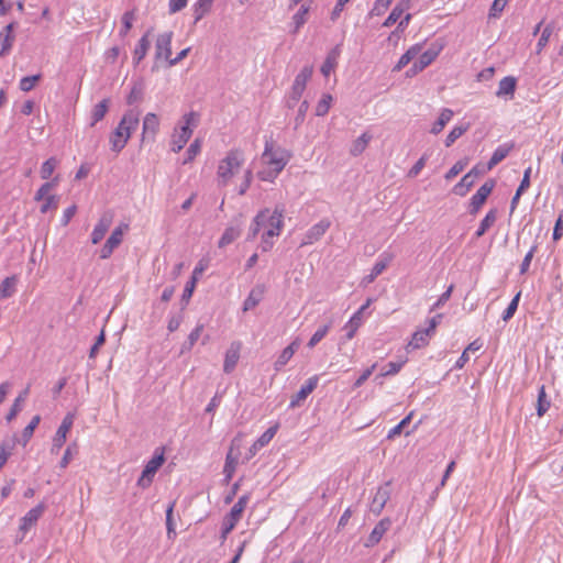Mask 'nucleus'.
<instances>
[{"label": "nucleus", "instance_id": "18", "mask_svg": "<svg viewBox=\"0 0 563 563\" xmlns=\"http://www.w3.org/2000/svg\"><path fill=\"white\" fill-rule=\"evenodd\" d=\"M440 48L437 47H430L422 54H420L418 62H416L410 69L412 75H416L417 73L423 70L426 67H428L439 55Z\"/></svg>", "mask_w": 563, "mask_h": 563}, {"label": "nucleus", "instance_id": "39", "mask_svg": "<svg viewBox=\"0 0 563 563\" xmlns=\"http://www.w3.org/2000/svg\"><path fill=\"white\" fill-rule=\"evenodd\" d=\"M310 5L302 4L298 12L292 16L294 33H297L299 29L307 22V15L309 13Z\"/></svg>", "mask_w": 563, "mask_h": 563}, {"label": "nucleus", "instance_id": "52", "mask_svg": "<svg viewBox=\"0 0 563 563\" xmlns=\"http://www.w3.org/2000/svg\"><path fill=\"white\" fill-rule=\"evenodd\" d=\"M552 32H553V25L550 23L548 24L542 33H541V36L538 41V44H537V53L540 54L541 51L547 46V44L549 43V40L552 35Z\"/></svg>", "mask_w": 563, "mask_h": 563}, {"label": "nucleus", "instance_id": "28", "mask_svg": "<svg viewBox=\"0 0 563 563\" xmlns=\"http://www.w3.org/2000/svg\"><path fill=\"white\" fill-rule=\"evenodd\" d=\"M158 119L155 114H146L143 121V140L154 139L158 130Z\"/></svg>", "mask_w": 563, "mask_h": 563}, {"label": "nucleus", "instance_id": "53", "mask_svg": "<svg viewBox=\"0 0 563 563\" xmlns=\"http://www.w3.org/2000/svg\"><path fill=\"white\" fill-rule=\"evenodd\" d=\"M520 295L521 292L519 291L514 298L512 300L510 301V303L508 305V307L506 308V310L504 311L503 313V320L504 321H508L510 320L514 314L516 313L517 309H518V305H519V300H520Z\"/></svg>", "mask_w": 563, "mask_h": 563}, {"label": "nucleus", "instance_id": "30", "mask_svg": "<svg viewBox=\"0 0 563 563\" xmlns=\"http://www.w3.org/2000/svg\"><path fill=\"white\" fill-rule=\"evenodd\" d=\"M431 335H433V333L429 331L427 328L422 330H417L412 334V339L409 342L408 347L420 349L428 345Z\"/></svg>", "mask_w": 563, "mask_h": 563}, {"label": "nucleus", "instance_id": "44", "mask_svg": "<svg viewBox=\"0 0 563 563\" xmlns=\"http://www.w3.org/2000/svg\"><path fill=\"white\" fill-rule=\"evenodd\" d=\"M470 128L468 123L454 126L445 139V146L450 147L459 137H461Z\"/></svg>", "mask_w": 563, "mask_h": 563}, {"label": "nucleus", "instance_id": "46", "mask_svg": "<svg viewBox=\"0 0 563 563\" xmlns=\"http://www.w3.org/2000/svg\"><path fill=\"white\" fill-rule=\"evenodd\" d=\"M134 20H135V11L134 10L126 11L122 15V27L119 32L121 37H124L129 33V31L132 29Z\"/></svg>", "mask_w": 563, "mask_h": 563}, {"label": "nucleus", "instance_id": "16", "mask_svg": "<svg viewBox=\"0 0 563 563\" xmlns=\"http://www.w3.org/2000/svg\"><path fill=\"white\" fill-rule=\"evenodd\" d=\"M391 527V520L389 518H383L372 530L371 534L365 541V547L371 548L376 545L383 538V536Z\"/></svg>", "mask_w": 563, "mask_h": 563}, {"label": "nucleus", "instance_id": "25", "mask_svg": "<svg viewBox=\"0 0 563 563\" xmlns=\"http://www.w3.org/2000/svg\"><path fill=\"white\" fill-rule=\"evenodd\" d=\"M267 219V210L258 212L256 217L253 219L252 224L250 225L246 239H255L261 229L266 228Z\"/></svg>", "mask_w": 563, "mask_h": 563}, {"label": "nucleus", "instance_id": "31", "mask_svg": "<svg viewBox=\"0 0 563 563\" xmlns=\"http://www.w3.org/2000/svg\"><path fill=\"white\" fill-rule=\"evenodd\" d=\"M275 219H278V217H275ZM276 230L275 229H267L263 235H262V243L261 249L263 252H268L273 247V241L272 239L274 236H278L280 234V221L276 220Z\"/></svg>", "mask_w": 563, "mask_h": 563}, {"label": "nucleus", "instance_id": "27", "mask_svg": "<svg viewBox=\"0 0 563 563\" xmlns=\"http://www.w3.org/2000/svg\"><path fill=\"white\" fill-rule=\"evenodd\" d=\"M151 30H148L139 41L134 52H133V62L139 64L147 54V51L151 46L150 42Z\"/></svg>", "mask_w": 563, "mask_h": 563}, {"label": "nucleus", "instance_id": "23", "mask_svg": "<svg viewBox=\"0 0 563 563\" xmlns=\"http://www.w3.org/2000/svg\"><path fill=\"white\" fill-rule=\"evenodd\" d=\"M340 53L341 52H340V46L339 45H336L334 48H332L328 53V55H327V57H325V59H324V62H323V64H322V66L320 68L321 74L324 77H328L333 71L335 66L338 65V58L340 56Z\"/></svg>", "mask_w": 563, "mask_h": 563}, {"label": "nucleus", "instance_id": "20", "mask_svg": "<svg viewBox=\"0 0 563 563\" xmlns=\"http://www.w3.org/2000/svg\"><path fill=\"white\" fill-rule=\"evenodd\" d=\"M240 358V343H232L230 347L227 350L223 371L225 373H231Z\"/></svg>", "mask_w": 563, "mask_h": 563}, {"label": "nucleus", "instance_id": "9", "mask_svg": "<svg viewBox=\"0 0 563 563\" xmlns=\"http://www.w3.org/2000/svg\"><path fill=\"white\" fill-rule=\"evenodd\" d=\"M496 183L494 179L486 180L473 195L470 202V213L476 214L492 194Z\"/></svg>", "mask_w": 563, "mask_h": 563}, {"label": "nucleus", "instance_id": "55", "mask_svg": "<svg viewBox=\"0 0 563 563\" xmlns=\"http://www.w3.org/2000/svg\"><path fill=\"white\" fill-rule=\"evenodd\" d=\"M200 150L201 142L199 139H196L187 148L186 158L184 159L183 164H188L189 162H191L200 153Z\"/></svg>", "mask_w": 563, "mask_h": 563}, {"label": "nucleus", "instance_id": "37", "mask_svg": "<svg viewBox=\"0 0 563 563\" xmlns=\"http://www.w3.org/2000/svg\"><path fill=\"white\" fill-rule=\"evenodd\" d=\"M213 0H198L194 4L195 23L200 21L211 9Z\"/></svg>", "mask_w": 563, "mask_h": 563}, {"label": "nucleus", "instance_id": "47", "mask_svg": "<svg viewBox=\"0 0 563 563\" xmlns=\"http://www.w3.org/2000/svg\"><path fill=\"white\" fill-rule=\"evenodd\" d=\"M549 408H550V401L547 399L544 386H541L539 388V393H538V406H537L538 416L542 417L548 411Z\"/></svg>", "mask_w": 563, "mask_h": 563}, {"label": "nucleus", "instance_id": "35", "mask_svg": "<svg viewBox=\"0 0 563 563\" xmlns=\"http://www.w3.org/2000/svg\"><path fill=\"white\" fill-rule=\"evenodd\" d=\"M496 219H497V211L495 209L489 210L487 212V214L485 216V218L481 221V224H479L477 231L475 232V236L476 238L483 236L486 233V231L495 223Z\"/></svg>", "mask_w": 563, "mask_h": 563}, {"label": "nucleus", "instance_id": "21", "mask_svg": "<svg viewBox=\"0 0 563 563\" xmlns=\"http://www.w3.org/2000/svg\"><path fill=\"white\" fill-rule=\"evenodd\" d=\"M411 0H400L391 10L390 14L384 21L383 26L389 27L395 24L402 13L410 8Z\"/></svg>", "mask_w": 563, "mask_h": 563}, {"label": "nucleus", "instance_id": "45", "mask_svg": "<svg viewBox=\"0 0 563 563\" xmlns=\"http://www.w3.org/2000/svg\"><path fill=\"white\" fill-rule=\"evenodd\" d=\"M404 362H389L382 368V373L375 376V380L382 377L396 375L402 367Z\"/></svg>", "mask_w": 563, "mask_h": 563}, {"label": "nucleus", "instance_id": "26", "mask_svg": "<svg viewBox=\"0 0 563 563\" xmlns=\"http://www.w3.org/2000/svg\"><path fill=\"white\" fill-rule=\"evenodd\" d=\"M422 49L421 44L412 45L405 54L401 55L398 63L393 68V71H399L407 66L415 57H417Z\"/></svg>", "mask_w": 563, "mask_h": 563}, {"label": "nucleus", "instance_id": "40", "mask_svg": "<svg viewBox=\"0 0 563 563\" xmlns=\"http://www.w3.org/2000/svg\"><path fill=\"white\" fill-rule=\"evenodd\" d=\"M474 179L471 175L465 174L462 179L453 187V192L457 196H465L470 188L474 185Z\"/></svg>", "mask_w": 563, "mask_h": 563}, {"label": "nucleus", "instance_id": "12", "mask_svg": "<svg viewBox=\"0 0 563 563\" xmlns=\"http://www.w3.org/2000/svg\"><path fill=\"white\" fill-rule=\"evenodd\" d=\"M172 38L173 32H164L159 34L155 43V58H164L167 63L172 56Z\"/></svg>", "mask_w": 563, "mask_h": 563}, {"label": "nucleus", "instance_id": "22", "mask_svg": "<svg viewBox=\"0 0 563 563\" xmlns=\"http://www.w3.org/2000/svg\"><path fill=\"white\" fill-rule=\"evenodd\" d=\"M517 86V79L512 76H507L499 81L498 90L496 95L499 98H504L506 101L509 96H512Z\"/></svg>", "mask_w": 563, "mask_h": 563}, {"label": "nucleus", "instance_id": "41", "mask_svg": "<svg viewBox=\"0 0 563 563\" xmlns=\"http://www.w3.org/2000/svg\"><path fill=\"white\" fill-rule=\"evenodd\" d=\"M15 285V276L4 278L0 285V299H7L11 297L14 292Z\"/></svg>", "mask_w": 563, "mask_h": 563}, {"label": "nucleus", "instance_id": "57", "mask_svg": "<svg viewBox=\"0 0 563 563\" xmlns=\"http://www.w3.org/2000/svg\"><path fill=\"white\" fill-rule=\"evenodd\" d=\"M14 40H15L14 35H8V34L0 35V43H1L0 56L7 55L11 51Z\"/></svg>", "mask_w": 563, "mask_h": 563}, {"label": "nucleus", "instance_id": "64", "mask_svg": "<svg viewBox=\"0 0 563 563\" xmlns=\"http://www.w3.org/2000/svg\"><path fill=\"white\" fill-rule=\"evenodd\" d=\"M466 166V163L465 162H462V161H459L456 162L449 170L448 173L445 174L444 178L446 180H451L452 178H454L455 176H457L460 173H462L464 170Z\"/></svg>", "mask_w": 563, "mask_h": 563}, {"label": "nucleus", "instance_id": "13", "mask_svg": "<svg viewBox=\"0 0 563 563\" xmlns=\"http://www.w3.org/2000/svg\"><path fill=\"white\" fill-rule=\"evenodd\" d=\"M319 382V377L317 375L311 376L306 380V383L300 387L299 391L292 396L289 408L294 409L299 407L306 398L316 389Z\"/></svg>", "mask_w": 563, "mask_h": 563}, {"label": "nucleus", "instance_id": "24", "mask_svg": "<svg viewBox=\"0 0 563 563\" xmlns=\"http://www.w3.org/2000/svg\"><path fill=\"white\" fill-rule=\"evenodd\" d=\"M299 347V341L295 340L292 341L288 346H286L282 353L279 354L278 358L276 360L274 366L276 371H279L283 366H285L289 360L294 356L296 351Z\"/></svg>", "mask_w": 563, "mask_h": 563}, {"label": "nucleus", "instance_id": "42", "mask_svg": "<svg viewBox=\"0 0 563 563\" xmlns=\"http://www.w3.org/2000/svg\"><path fill=\"white\" fill-rule=\"evenodd\" d=\"M509 151H510V147H508L507 145H500L498 146L490 159L488 161V168H494L497 164H499L503 159H505L507 157V155L509 154Z\"/></svg>", "mask_w": 563, "mask_h": 563}, {"label": "nucleus", "instance_id": "17", "mask_svg": "<svg viewBox=\"0 0 563 563\" xmlns=\"http://www.w3.org/2000/svg\"><path fill=\"white\" fill-rule=\"evenodd\" d=\"M45 510V506L43 504H38L34 508L30 509L25 516L21 519L20 530L23 533H26L32 526H34L40 517L43 515Z\"/></svg>", "mask_w": 563, "mask_h": 563}, {"label": "nucleus", "instance_id": "19", "mask_svg": "<svg viewBox=\"0 0 563 563\" xmlns=\"http://www.w3.org/2000/svg\"><path fill=\"white\" fill-rule=\"evenodd\" d=\"M390 261H391V255L382 254L379 260L373 266L371 274H368L367 276H365L363 278V283L364 284L373 283L386 269V267L389 265Z\"/></svg>", "mask_w": 563, "mask_h": 563}, {"label": "nucleus", "instance_id": "33", "mask_svg": "<svg viewBox=\"0 0 563 563\" xmlns=\"http://www.w3.org/2000/svg\"><path fill=\"white\" fill-rule=\"evenodd\" d=\"M373 139V135L369 132H364L358 139H356L351 147H350V154L352 156H357L362 154L365 148L367 147L368 143Z\"/></svg>", "mask_w": 563, "mask_h": 563}, {"label": "nucleus", "instance_id": "48", "mask_svg": "<svg viewBox=\"0 0 563 563\" xmlns=\"http://www.w3.org/2000/svg\"><path fill=\"white\" fill-rule=\"evenodd\" d=\"M413 412L407 415L398 424L388 431L387 439L393 440L395 437L400 435L402 430L410 423Z\"/></svg>", "mask_w": 563, "mask_h": 563}, {"label": "nucleus", "instance_id": "49", "mask_svg": "<svg viewBox=\"0 0 563 563\" xmlns=\"http://www.w3.org/2000/svg\"><path fill=\"white\" fill-rule=\"evenodd\" d=\"M330 328L331 323L320 327L310 338L308 342V347H314L328 334Z\"/></svg>", "mask_w": 563, "mask_h": 563}, {"label": "nucleus", "instance_id": "10", "mask_svg": "<svg viewBox=\"0 0 563 563\" xmlns=\"http://www.w3.org/2000/svg\"><path fill=\"white\" fill-rule=\"evenodd\" d=\"M312 74L313 66L307 65L296 76L290 92V98L294 102L299 101L303 90L306 89L307 81L311 78Z\"/></svg>", "mask_w": 563, "mask_h": 563}, {"label": "nucleus", "instance_id": "7", "mask_svg": "<svg viewBox=\"0 0 563 563\" xmlns=\"http://www.w3.org/2000/svg\"><path fill=\"white\" fill-rule=\"evenodd\" d=\"M74 420H75V413H73V412H68L64 417V419H63L60 426L58 427V429L55 433V437L53 439V444H52V449H51V452L53 454H57L59 452V450L63 448V445L65 444L66 439H67V433L71 429V427L74 424Z\"/></svg>", "mask_w": 563, "mask_h": 563}, {"label": "nucleus", "instance_id": "11", "mask_svg": "<svg viewBox=\"0 0 563 563\" xmlns=\"http://www.w3.org/2000/svg\"><path fill=\"white\" fill-rule=\"evenodd\" d=\"M114 219V212L112 210H106L102 212L98 223L96 224L91 233V243L98 244L110 229Z\"/></svg>", "mask_w": 563, "mask_h": 563}, {"label": "nucleus", "instance_id": "1", "mask_svg": "<svg viewBox=\"0 0 563 563\" xmlns=\"http://www.w3.org/2000/svg\"><path fill=\"white\" fill-rule=\"evenodd\" d=\"M139 114L133 111H128L119 122V125L110 135L111 150L120 153L126 145L133 131L139 126Z\"/></svg>", "mask_w": 563, "mask_h": 563}, {"label": "nucleus", "instance_id": "29", "mask_svg": "<svg viewBox=\"0 0 563 563\" xmlns=\"http://www.w3.org/2000/svg\"><path fill=\"white\" fill-rule=\"evenodd\" d=\"M239 441L240 440L238 437L232 440L231 449L228 452L227 457H225L223 473L225 474L227 481H230L232 478V475H233L236 464H238V456H233L232 451H233V446L238 445Z\"/></svg>", "mask_w": 563, "mask_h": 563}, {"label": "nucleus", "instance_id": "51", "mask_svg": "<svg viewBox=\"0 0 563 563\" xmlns=\"http://www.w3.org/2000/svg\"><path fill=\"white\" fill-rule=\"evenodd\" d=\"M57 164L58 162L55 157H51L47 161H45L41 167V177L43 179H48L54 173Z\"/></svg>", "mask_w": 563, "mask_h": 563}, {"label": "nucleus", "instance_id": "4", "mask_svg": "<svg viewBox=\"0 0 563 563\" xmlns=\"http://www.w3.org/2000/svg\"><path fill=\"white\" fill-rule=\"evenodd\" d=\"M289 158L290 154L287 151L280 147L275 150L273 140H266L265 150L262 154V161L264 164H266L268 167L275 168L276 172H282L287 165Z\"/></svg>", "mask_w": 563, "mask_h": 563}, {"label": "nucleus", "instance_id": "14", "mask_svg": "<svg viewBox=\"0 0 563 563\" xmlns=\"http://www.w3.org/2000/svg\"><path fill=\"white\" fill-rule=\"evenodd\" d=\"M390 483H386L383 486H379L371 501L369 510L374 515H379L382 510L384 509L386 503L388 501L390 497V489H389Z\"/></svg>", "mask_w": 563, "mask_h": 563}, {"label": "nucleus", "instance_id": "5", "mask_svg": "<svg viewBox=\"0 0 563 563\" xmlns=\"http://www.w3.org/2000/svg\"><path fill=\"white\" fill-rule=\"evenodd\" d=\"M249 499V495L241 496L233 505L230 512L224 517L221 529L222 538H225L240 521Z\"/></svg>", "mask_w": 563, "mask_h": 563}, {"label": "nucleus", "instance_id": "34", "mask_svg": "<svg viewBox=\"0 0 563 563\" xmlns=\"http://www.w3.org/2000/svg\"><path fill=\"white\" fill-rule=\"evenodd\" d=\"M241 234V230L239 227H228L222 236L220 238L219 242H218V246L219 247H225L227 245L231 244L232 242H234Z\"/></svg>", "mask_w": 563, "mask_h": 563}, {"label": "nucleus", "instance_id": "63", "mask_svg": "<svg viewBox=\"0 0 563 563\" xmlns=\"http://www.w3.org/2000/svg\"><path fill=\"white\" fill-rule=\"evenodd\" d=\"M58 197L56 195H47L44 199V203L41 206V212L46 213L51 209H57Z\"/></svg>", "mask_w": 563, "mask_h": 563}, {"label": "nucleus", "instance_id": "2", "mask_svg": "<svg viewBox=\"0 0 563 563\" xmlns=\"http://www.w3.org/2000/svg\"><path fill=\"white\" fill-rule=\"evenodd\" d=\"M199 123V114L197 112H189L183 117L172 137V151L175 153L180 152L186 143L189 141L194 129Z\"/></svg>", "mask_w": 563, "mask_h": 563}, {"label": "nucleus", "instance_id": "38", "mask_svg": "<svg viewBox=\"0 0 563 563\" xmlns=\"http://www.w3.org/2000/svg\"><path fill=\"white\" fill-rule=\"evenodd\" d=\"M263 297V290L258 288H254L250 291L247 298L244 300L243 303V311H249L253 308H255L262 300Z\"/></svg>", "mask_w": 563, "mask_h": 563}, {"label": "nucleus", "instance_id": "15", "mask_svg": "<svg viewBox=\"0 0 563 563\" xmlns=\"http://www.w3.org/2000/svg\"><path fill=\"white\" fill-rule=\"evenodd\" d=\"M330 228V221L328 219H322L314 225H312L307 233L305 234V238L301 242V246L313 244L314 242L319 241L324 233Z\"/></svg>", "mask_w": 563, "mask_h": 563}, {"label": "nucleus", "instance_id": "61", "mask_svg": "<svg viewBox=\"0 0 563 563\" xmlns=\"http://www.w3.org/2000/svg\"><path fill=\"white\" fill-rule=\"evenodd\" d=\"M428 161V155L427 154H423L417 162L416 164L409 169L408 172V177L409 178H415L417 177L420 172L423 169V167L426 166V163Z\"/></svg>", "mask_w": 563, "mask_h": 563}, {"label": "nucleus", "instance_id": "60", "mask_svg": "<svg viewBox=\"0 0 563 563\" xmlns=\"http://www.w3.org/2000/svg\"><path fill=\"white\" fill-rule=\"evenodd\" d=\"M55 185L56 179L43 184L36 191L34 199L36 201L44 200L47 197L48 192L55 187Z\"/></svg>", "mask_w": 563, "mask_h": 563}, {"label": "nucleus", "instance_id": "62", "mask_svg": "<svg viewBox=\"0 0 563 563\" xmlns=\"http://www.w3.org/2000/svg\"><path fill=\"white\" fill-rule=\"evenodd\" d=\"M277 426L268 428L258 439H257V446H265L267 445L274 435L277 432Z\"/></svg>", "mask_w": 563, "mask_h": 563}, {"label": "nucleus", "instance_id": "56", "mask_svg": "<svg viewBox=\"0 0 563 563\" xmlns=\"http://www.w3.org/2000/svg\"><path fill=\"white\" fill-rule=\"evenodd\" d=\"M77 452H78V448H77L76 443L68 445L67 449L65 450V453H64L60 462H59L60 468H66L68 466V464L70 463V461L73 460L74 454H77Z\"/></svg>", "mask_w": 563, "mask_h": 563}, {"label": "nucleus", "instance_id": "50", "mask_svg": "<svg viewBox=\"0 0 563 563\" xmlns=\"http://www.w3.org/2000/svg\"><path fill=\"white\" fill-rule=\"evenodd\" d=\"M19 441L16 435L4 439L0 444V454H4L5 457H9Z\"/></svg>", "mask_w": 563, "mask_h": 563}, {"label": "nucleus", "instance_id": "8", "mask_svg": "<svg viewBox=\"0 0 563 563\" xmlns=\"http://www.w3.org/2000/svg\"><path fill=\"white\" fill-rule=\"evenodd\" d=\"M129 229V225L126 223H122L119 227H117L103 246L100 250V258L107 260L111 256L113 251L122 243L123 240V233Z\"/></svg>", "mask_w": 563, "mask_h": 563}, {"label": "nucleus", "instance_id": "36", "mask_svg": "<svg viewBox=\"0 0 563 563\" xmlns=\"http://www.w3.org/2000/svg\"><path fill=\"white\" fill-rule=\"evenodd\" d=\"M40 421H41V417L40 416H34L32 418V420L29 422V424L23 429L21 438H19V440H20L19 443L20 444L25 446L29 443V441L31 440V438H32V435L34 433V430L38 426Z\"/></svg>", "mask_w": 563, "mask_h": 563}, {"label": "nucleus", "instance_id": "43", "mask_svg": "<svg viewBox=\"0 0 563 563\" xmlns=\"http://www.w3.org/2000/svg\"><path fill=\"white\" fill-rule=\"evenodd\" d=\"M361 324H362V317H360V312H355L344 327L346 330L345 336L347 340H351L354 338V335Z\"/></svg>", "mask_w": 563, "mask_h": 563}, {"label": "nucleus", "instance_id": "6", "mask_svg": "<svg viewBox=\"0 0 563 563\" xmlns=\"http://www.w3.org/2000/svg\"><path fill=\"white\" fill-rule=\"evenodd\" d=\"M164 462H165L164 453L163 452H161L159 454L155 453L154 456L146 463L144 470L142 471V474H141L140 478L137 479V486H140L142 488L150 487L156 472L163 465Z\"/></svg>", "mask_w": 563, "mask_h": 563}, {"label": "nucleus", "instance_id": "3", "mask_svg": "<svg viewBox=\"0 0 563 563\" xmlns=\"http://www.w3.org/2000/svg\"><path fill=\"white\" fill-rule=\"evenodd\" d=\"M243 163V155L239 151H231L218 167L219 184L227 186L229 180L235 175Z\"/></svg>", "mask_w": 563, "mask_h": 563}, {"label": "nucleus", "instance_id": "59", "mask_svg": "<svg viewBox=\"0 0 563 563\" xmlns=\"http://www.w3.org/2000/svg\"><path fill=\"white\" fill-rule=\"evenodd\" d=\"M41 79V75H33V76H27V77H23L21 80H20V89L23 90V91H30L31 89H33V87L36 85V82Z\"/></svg>", "mask_w": 563, "mask_h": 563}, {"label": "nucleus", "instance_id": "58", "mask_svg": "<svg viewBox=\"0 0 563 563\" xmlns=\"http://www.w3.org/2000/svg\"><path fill=\"white\" fill-rule=\"evenodd\" d=\"M174 507H175V501L169 504V506L166 509V528H167L168 538H172V534H176L175 523H174V519H173Z\"/></svg>", "mask_w": 563, "mask_h": 563}, {"label": "nucleus", "instance_id": "32", "mask_svg": "<svg viewBox=\"0 0 563 563\" xmlns=\"http://www.w3.org/2000/svg\"><path fill=\"white\" fill-rule=\"evenodd\" d=\"M203 328L205 327L201 323L196 325V328L189 333L187 340L181 344L180 354H185L191 351L196 342L201 336Z\"/></svg>", "mask_w": 563, "mask_h": 563}, {"label": "nucleus", "instance_id": "54", "mask_svg": "<svg viewBox=\"0 0 563 563\" xmlns=\"http://www.w3.org/2000/svg\"><path fill=\"white\" fill-rule=\"evenodd\" d=\"M283 212H284V209L283 208H278L276 207L274 212L271 214L269 211L267 210V223H266V230L267 229H277L276 228V220L275 217H278V220L280 221V228L283 227Z\"/></svg>", "mask_w": 563, "mask_h": 563}]
</instances>
